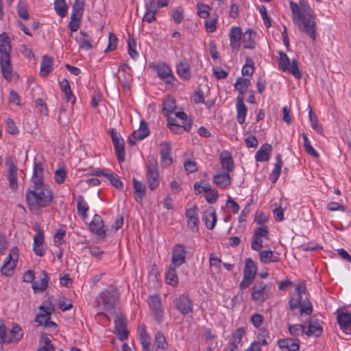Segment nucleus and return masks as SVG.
I'll return each instance as SVG.
<instances>
[{
    "label": "nucleus",
    "mask_w": 351,
    "mask_h": 351,
    "mask_svg": "<svg viewBox=\"0 0 351 351\" xmlns=\"http://www.w3.org/2000/svg\"><path fill=\"white\" fill-rule=\"evenodd\" d=\"M289 4L293 21L299 30L306 34L313 40H315V14L308 3L304 0H300L299 3L290 1Z\"/></svg>",
    "instance_id": "f257e3e1"
},
{
    "label": "nucleus",
    "mask_w": 351,
    "mask_h": 351,
    "mask_svg": "<svg viewBox=\"0 0 351 351\" xmlns=\"http://www.w3.org/2000/svg\"><path fill=\"white\" fill-rule=\"evenodd\" d=\"M25 199L29 209L38 214L42 208L50 206L53 199V193L47 184H34L27 189Z\"/></svg>",
    "instance_id": "f03ea898"
},
{
    "label": "nucleus",
    "mask_w": 351,
    "mask_h": 351,
    "mask_svg": "<svg viewBox=\"0 0 351 351\" xmlns=\"http://www.w3.org/2000/svg\"><path fill=\"white\" fill-rule=\"evenodd\" d=\"M289 306L291 311L301 307V315H310L312 313L313 306L308 300L306 287L304 282H301L295 287L294 292L289 300Z\"/></svg>",
    "instance_id": "7ed1b4c3"
},
{
    "label": "nucleus",
    "mask_w": 351,
    "mask_h": 351,
    "mask_svg": "<svg viewBox=\"0 0 351 351\" xmlns=\"http://www.w3.org/2000/svg\"><path fill=\"white\" fill-rule=\"evenodd\" d=\"M119 302V293L114 286H108L96 298V308L99 311L114 312Z\"/></svg>",
    "instance_id": "20e7f679"
},
{
    "label": "nucleus",
    "mask_w": 351,
    "mask_h": 351,
    "mask_svg": "<svg viewBox=\"0 0 351 351\" xmlns=\"http://www.w3.org/2000/svg\"><path fill=\"white\" fill-rule=\"evenodd\" d=\"M40 312L36 317V322L39 323L40 325L45 324V327H56V324L54 322L50 321L51 314L54 312L55 308L52 303L47 300L44 302L43 304L39 307Z\"/></svg>",
    "instance_id": "39448f33"
},
{
    "label": "nucleus",
    "mask_w": 351,
    "mask_h": 351,
    "mask_svg": "<svg viewBox=\"0 0 351 351\" xmlns=\"http://www.w3.org/2000/svg\"><path fill=\"white\" fill-rule=\"evenodd\" d=\"M279 65L281 66L282 71H288L293 75L296 79H300L302 73L298 68V62L296 59H293L290 61L287 55L282 52H279Z\"/></svg>",
    "instance_id": "423d86ee"
},
{
    "label": "nucleus",
    "mask_w": 351,
    "mask_h": 351,
    "mask_svg": "<svg viewBox=\"0 0 351 351\" xmlns=\"http://www.w3.org/2000/svg\"><path fill=\"white\" fill-rule=\"evenodd\" d=\"M157 160L154 157L148 158L147 166V183L152 191L155 190L159 184V173L157 168Z\"/></svg>",
    "instance_id": "0eeeda50"
},
{
    "label": "nucleus",
    "mask_w": 351,
    "mask_h": 351,
    "mask_svg": "<svg viewBox=\"0 0 351 351\" xmlns=\"http://www.w3.org/2000/svg\"><path fill=\"white\" fill-rule=\"evenodd\" d=\"M5 163L8 167L7 179L9 183V187L13 192H16L19 187L17 181L18 168L14 164L13 158L10 156L5 158Z\"/></svg>",
    "instance_id": "6e6552de"
},
{
    "label": "nucleus",
    "mask_w": 351,
    "mask_h": 351,
    "mask_svg": "<svg viewBox=\"0 0 351 351\" xmlns=\"http://www.w3.org/2000/svg\"><path fill=\"white\" fill-rule=\"evenodd\" d=\"M114 332L121 341H124L128 337L127 319L122 314L117 315L114 320Z\"/></svg>",
    "instance_id": "1a4fd4ad"
},
{
    "label": "nucleus",
    "mask_w": 351,
    "mask_h": 351,
    "mask_svg": "<svg viewBox=\"0 0 351 351\" xmlns=\"http://www.w3.org/2000/svg\"><path fill=\"white\" fill-rule=\"evenodd\" d=\"M187 254L186 247L184 245L176 244L172 250L171 264L174 266H180L186 261Z\"/></svg>",
    "instance_id": "9d476101"
},
{
    "label": "nucleus",
    "mask_w": 351,
    "mask_h": 351,
    "mask_svg": "<svg viewBox=\"0 0 351 351\" xmlns=\"http://www.w3.org/2000/svg\"><path fill=\"white\" fill-rule=\"evenodd\" d=\"M149 133L150 131L147 123L145 121L141 120L139 128L132 132V134L128 137V141L130 145H134L137 141L144 139L149 136Z\"/></svg>",
    "instance_id": "9b49d317"
},
{
    "label": "nucleus",
    "mask_w": 351,
    "mask_h": 351,
    "mask_svg": "<svg viewBox=\"0 0 351 351\" xmlns=\"http://www.w3.org/2000/svg\"><path fill=\"white\" fill-rule=\"evenodd\" d=\"M176 306L179 312L187 315L193 311V302L187 295H182L175 300Z\"/></svg>",
    "instance_id": "f8f14e48"
},
{
    "label": "nucleus",
    "mask_w": 351,
    "mask_h": 351,
    "mask_svg": "<svg viewBox=\"0 0 351 351\" xmlns=\"http://www.w3.org/2000/svg\"><path fill=\"white\" fill-rule=\"evenodd\" d=\"M89 229L91 232L96 234L97 236L105 238L106 237V230H104V221L97 214H95L89 223Z\"/></svg>",
    "instance_id": "ddd939ff"
},
{
    "label": "nucleus",
    "mask_w": 351,
    "mask_h": 351,
    "mask_svg": "<svg viewBox=\"0 0 351 351\" xmlns=\"http://www.w3.org/2000/svg\"><path fill=\"white\" fill-rule=\"evenodd\" d=\"M242 31L239 27H232L230 30V46L232 51H238L241 47Z\"/></svg>",
    "instance_id": "4468645a"
},
{
    "label": "nucleus",
    "mask_w": 351,
    "mask_h": 351,
    "mask_svg": "<svg viewBox=\"0 0 351 351\" xmlns=\"http://www.w3.org/2000/svg\"><path fill=\"white\" fill-rule=\"evenodd\" d=\"M186 217L187 218L188 228L191 229L193 232L198 230L199 217L197 214V208L195 205L193 207L186 209L185 213Z\"/></svg>",
    "instance_id": "2eb2a0df"
},
{
    "label": "nucleus",
    "mask_w": 351,
    "mask_h": 351,
    "mask_svg": "<svg viewBox=\"0 0 351 351\" xmlns=\"http://www.w3.org/2000/svg\"><path fill=\"white\" fill-rule=\"evenodd\" d=\"M160 154L162 166H169L173 162L171 146L169 142L164 141L160 144Z\"/></svg>",
    "instance_id": "dca6fc26"
},
{
    "label": "nucleus",
    "mask_w": 351,
    "mask_h": 351,
    "mask_svg": "<svg viewBox=\"0 0 351 351\" xmlns=\"http://www.w3.org/2000/svg\"><path fill=\"white\" fill-rule=\"evenodd\" d=\"M337 320L341 330L347 335H351V313H339L337 316Z\"/></svg>",
    "instance_id": "f3484780"
},
{
    "label": "nucleus",
    "mask_w": 351,
    "mask_h": 351,
    "mask_svg": "<svg viewBox=\"0 0 351 351\" xmlns=\"http://www.w3.org/2000/svg\"><path fill=\"white\" fill-rule=\"evenodd\" d=\"M149 306L152 310L155 318L158 323H160L162 319V310L161 307V300L160 296L156 295L149 297Z\"/></svg>",
    "instance_id": "a211bd4d"
},
{
    "label": "nucleus",
    "mask_w": 351,
    "mask_h": 351,
    "mask_svg": "<svg viewBox=\"0 0 351 351\" xmlns=\"http://www.w3.org/2000/svg\"><path fill=\"white\" fill-rule=\"evenodd\" d=\"M278 345L282 351H298L300 341L298 339L287 338L278 341Z\"/></svg>",
    "instance_id": "6ab92c4d"
},
{
    "label": "nucleus",
    "mask_w": 351,
    "mask_h": 351,
    "mask_svg": "<svg viewBox=\"0 0 351 351\" xmlns=\"http://www.w3.org/2000/svg\"><path fill=\"white\" fill-rule=\"evenodd\" d=\"M11 49L10 38L5 32H3L0 34V58L10 57Z\"/></svg>",
    "instance_id": "aec40b11"
},
{
    "label": "nucleus",
    "mask_w": 351,
    "mask_h": 351,
    "mask_svg": "<svg viewBox=\"0 0 351 351\" xmlns=\"http://www.w3.org/2000/svg\"><path fill=\"white\" fill-rule=\"evenodd\" d=\"M44 234L42 231H38L34 237L33 250L36 255L43 256L46 249L43 246Z\"/></svg>",
    "instance_id": "412c9836"
},
{
    "label": "nucleus",
    "mask_w": 351,
    "mask_h": 351,
    "mask_svg": "<svg viewBox=\"0 0 351 351\" xmlns=\"http://www.w3.org/2000/svg\"><path fill=\"white\" fill-rule=\"evenodd\" d=\"M23 336V332L21 328L16 324L12 325V327L9 332L6 335L5 343H16Z\"/></svg>",
    "instance_id": "4be33fe9"
},
{
    "label": "nucleus",
    "mask_w": 351,
    "mask_h": 351,
    "mask_svg": "<svg viewBox=\"0 0 351 351\" xmlns=\"http://www.w3.org/2000/svg\"><path fill=\"white\" fill-rule=\"evenodd\" d=\"M220 162L222 169L225 172L230 173V172L234 170V161L233 158L228 152H222L220 154Z\"/></svg>",
    "instance_id": "5701e85b"
},
{
    "label": "nucleus",
    "mask_w": 351,
    "mask_h": 351,
    "mask_svg": "<svg viewBox=\"0 0 351 351\" xmlns=\"http://www.w3.org/2000/svg\"><path fill=\"white\" fill-rule=\"evenodd\" d=\"M265 289L266 287L263 282L256 283L252 293V299L257 302H264L267 298Z\"/></svg>",
    "instance_id": "b1692460"
},
{
    "label": "nucleus",
    "mask_w": 351,
    "mask_h": 351,
    "mask_svg": "<svg viewBox=\"0 0 351 351\" xmlns=\"http://www.w3.org/2000/svg\"><path fill=\"white\" fill-rule=\"evenodd\" d=\"M139 340L142 346V351H152L150 348V337L146 331L145 325H139L138 327Z\"/></svg>",
    "instance_id": "393cba45"
},
{
    "label": "nucleus",
    "mask_w": 351,
    "mask_h": 351,
    "mask_svg": "<svg viewBox=\"0 0 351 351\" xmlns=\"http://www.w3.org/2000/svg\"><path fill=\"white\" fill-rule=\"evenodd\" d=\"M157 73L160 78L167 84H173L174 77L171 68L166 64L159 65L157 68Z\"/></svg>",
    "instance_id": "a878e982"
},
{
    "label": "nucleus",
    "mask_w": 351,
    "mask_h": 351,
    "mask_svg": "<svg viewBox=\"0 0 351 351\" xmlns=\"http://www.w3.org/2000/svg\"><path fill=\"white\" fill-rule=\"evenodd\" d=\"M0 66L3 77L8 80H11L12 77V67L10 57L0 58Z\"/></svg>",
    "instance_id": "bb28decb"
},
{
    "label": "nucleus",
    "mask_w": 351,
    "mask_h": 351,
    "mask_svg": "<svg viewBox=\"0 0 351 351\" xmlns=\"http://www.w3.org/2000/svg\"><path fill=\"white\" fill-rule=\"evenodd\" d=\"M237 121L240 124H243L245 122V116L247 114V107L244 104L243 98V97H238L237 99Z\"/></svg>",
    "instance_id": "cd10ccee"
},
{
    "label": "nucleus",
    "mask_w": 351,
    "mask_h": 351,
    "mask_svg": "<svg viewBox=\"0 0 351 351\" xmlns=\"http://www.w3.org/2000/svg\"><path fill=\"white\" fill-rule=\"evenodd\" d=\"M203 220L205 221L206 226L209 230H213L217 222V215L215 210L210 207L204 213Z\"/></svg>",
    "instance_id": "c85d7f7f"
},
{
    "label": "nucleus",
    "mask_w": 351,
    "mask_h": 351,
    "mask_svg": "<svg viewBox=\"0 0 351 351\" xmlns=\"http://www.w3.org/2000/svg\"><path fill=\"white\" fill-rule=\"evenodd\" d=\"M214 183L221 189H226L231 184V178L228 173H219L213 177Z\"/></svg>",
    "instance_id": "c756f323"
},
{
    "label": "nucleus",
    "mask_w": 351,
    "mask_h": 351,
    "mask_svg": "<svg viewBox=\"0 0 351 351\" xmlns=\"http://www.w3.org/2000/svg\"><path fill=\"white\" fill-rule=\"evenodd\" d=\"M75 40L81 49L88 51L93 48L90 36L83 31L80 32L79 36L75 38Z\"/></svg>",
    "instance_id": "7c9ffc66"
},
{
    "label": "nucleus",
    "mask_w": 351,
    "mask_h": 351,
    "mask_svg": "<svg viewBox=\"0 0 351 351\" xmlns=\"http://www.w3.org/2000/svg\"><path fill=\"white\" fill-rule=\"evenodd\" d=\"M271 146L268 143H265L256 153L255 158L259 162H265L269 159V155L271 152Z\"/></svg>",
    "instance_id": "2f4dec72"
},
{
    "label": "nucleus",
    "mask_w": 351,
    "mask_h": 351,
    "mask_svg": "<svg viewBox=\"0 0 351 351\" xmlns=\"http://www.w3.org/2000/svg\"><path fill=\"white\" fill-rule=\"evenodd\" d=\"M255 36L256 33L251 30L247 29L242 35L243 47L245 49H252L255 47Z\"/></svg>",
    "instance_id": "473e14b6"
},
{
    "label": "nucleus",
    "mask_w": 351,
    "mask_h": 351,
    "mask_svg": "<svg viewBox=\"0 0 351 351\" xmlns=\"http://www.w3.org/2000/svg\"><path fill=\"white\" fill-rule=\"evenodd\" d=\"M43 171L44 167L41 162H34V173L32 177V182L34 184L44 183L43 182Z\"/></svg>",
    "instance_id": "72a5a7b5"
},
{
    "label": "nucleus",
    "mask_w": 351,
    "mask_h": 351,
    "mask_svg": "<svg viewBox=\"0 0 351 351\" xmlns=\"http://www.w3.org/2000/svg\"><path fill=\"white\" fill-rule=\"evenodd\" d=\"M42 278L40 281L34 282L32 284V289L35 293L37 291L43 292L48 287L49 278L47 273L45 271H42Z\"/></svg>",
    "instance_id": "f704fd0d"
},
{
    "label": "nucleus",
    "mask_w": 351,
    "mask_h": 351,
    "mask_svg": "<svg viewBox=\"0 0 351 351\" xmlns=\"http://www.w3.org/2000/svg\"><path fill=\"white\" fill-rule=\"evenodd\" d=\"M257 266L254 261L249 258L245 261V265L243 269V276L255 278L257 274Z\"/></svg>",
    "instance_id": "c9c22d12"
},
{
    "label": "nucleus",
    "mask_w": 351,
    "mask_h": 351,
    "mask_svg": "<svg viewBox=\"0 0 351 351\" xmlns=\"http://www.w3.org/2000/svg\"><path fill=\"white\" fill-rule=\"evenodd\" d=\"M282 165V161L281 155L278 154L276 156V162L275 163L274 169L269 175V180L272 183H275L278 180L280 175Z\"/></svg>",
    "instance_id": "e433bc0d"
},
{
    "label": "nucleus",
    "mask_w": 351,
    "mask_h": 351,
    "mask_svg": "<svg viewBox=\"0 0 351 351\" xmlns=\"http://www.w3.org/2000/svg\"><path fill=\"white\" fill-rule=\"evenodd\" d=\"M53 59L47 56H44L40 64V74L47 76L52 70Z\"/></svg>",
    "instance_id": "4c0bfd02"
},
{
    "label": "nucleus",
    "mask_w": 351,
    "mask_h": 351,
    "mask_svg": "<svg viewBox=\"0 0 351 351\" xmlns=\"http://www.w3.org/2000/svg\"><path fill=\"white\" fill-rule=\"evenodd\" d=\"M84 8V1L80 0H75V3L72 8V12L71 16L73 17V19H80L81 20L83 11Z\"/></svg>",
    "instance_id": "58836bf2"
},
{
    "label": "nucleus",
    "mask_w": 351,
    "mask_h": 351,
    "mask_svg": "<svg viewBox=\"0 0 351 351\" xmlns=\"http://www.w3.org/2000/svg\"><path fill=\"white\" fill-rule=\"evenodd\" d=\"M177 73L183 80H189L191 76L189 64L186 62H180L177 66Z\"/></svg>",
    "instance_id": "ea45409f"
},
{
    "label": "nucleus",
    "mask_w": 351,
    "mask_h": 351,
    "mask_svg": "<svg viewBox=\"0 0 351 351\" xmlns=\"http://www.w3.org/2000/svg\"><path fill=\"white\" fill-rule=\"evenodd\" d=\"M88 209V206L84 201V197L82 195H79L77 198V210L78 215H80L83 219L87 218V211Z\"/></svg>",
    "instance_id": "a19ab883"
},
{
    "label": "nucleus",
    "mask_w": 351,
    "mask_h": 351,
    "mask_svg": "<svg viewBox=\"0 0 351 351\" xmlns=\"http://www.w3.org/2000/svg\"><path fill=\"white\" fill-rule=\"evenodd\" d=\"M178 266H174L173 265L171 264L167 273H166V281L167 284L171 285H176L178 282V278L177 276V272L176 268Z\"/></svg>",
    "instance_id": "79ce46f5"
},
{
    "label": "nucleus",
    "mask_w": 351,
    "mask_h": 351,
    "mask_svg": "<svg viewBox=\"0 0 351 351\" xmlns=\"http://www.w3.org/2000/svg\"><path fill=\"white\" fill-rule=\"evenodd\" d=\"M250 85V80L249 79L239 77L234 84V87L241 95L240 97H242V95L247 91Z\"/></svg>",
    "instance_id": "37998d69"
},
{
    "label": "nucleus",
    "mask_w": 351,
    "mask_h": 351,
    "mask_svg": "<svg viewBox=\"0 0 351 351\" xmlns=\"http://www.w3.org/2000/svg\"><path fill=\"white\" fill-rule=\"evenodd\" d=\"M176 108L175 100L173 97L168 96L163 101L162 112L165 117H169Z\"/></svg>",
    "instance_id": "c03bdc74"
},
{
    "label": "nucleus",
    "mask_w": 351,
    "mask_h": 351,
    "mask_svg": "<svg viewBox=\"0 0 351 351\" xmlns=\"http://www.w3.org/2000/svg\"><path fill=\"white\" fill-rule=\"evenodd\" d=\"M309 119L311 123L312 128L319 134H322L324 130L322 125L319 123L316 114L313 112L312 108H310L308 112Z\"/></svg>",
    "instance_id": "a18cd8bd"
},
{
    "label": "nucleus",
    "mask_w": 351,
    "mask_h": 351,
    "mask_svg": "<svg viewBox=\"0 0 351 351\" xmlns=\"http://www.w3.org/2000/svg\"><path fill=\"white\" fill-rule=\"evenodd\" d=\"M155 344L158 349L167 350L168 348V343L166 341L164 334L160 331H158L154 337Z\"/></svg>",
    "instance_id": "49530a36"
},
{
    "label": "nucleus",
    "mask_w": 351,
    "mask_h": 351,
    "mask_svg": "<svg viewBox=\"0 0 351 351\" xmlns=\"http://www.w3.org/2000/svg\"><path fill=\"white\" fill-rule=\"evenodd\" d=\"M308 336L315 335L319 337L322 333V327L318 322H311L308 327V330L305 331Z\"/></svg>",
    "instance_id": "de8ad7c7"
},
{
    "label": "nucleus",
    "mask_w": 351,
    "mask_h": 351,
    "mask_svg": "<svg viewBox=\"0 0 351 351\" xmlns=\"http://www.w3.org/2000/svg\"><path fill=\"white\" fill-rule=\"evenodd\" d=\"M115 154L117 158V160L119 162H122L125 160V146L124 141L122 143H116L114 144Z\"/></svg>",
    "instance_id": "09e8293b"
},
{
    "label": "nucleus",
    "mask_w": 351,
    "mask_h": 351,
    "mask_svg": "<svg viewBox=\"0 0 351 351\" xmlns=\"http://www.w3.org/2000/svg\"><path fill=\"white\" fill-rule=\"evenodd\" d=\"M17 14L21 18L25 20H28L29 19L27 7L25 1H20L19 2L17 5Z\"/></svg>",
    "instance_id": "8fccbe9b"
},
{
    "label": "nucleus",
    "mask_w": 351,
    "mask_h": 351,
    "mask_svg": "<svg viewBox=\"0 0 351 351\" xmlns=\"http://www.w3.org/2000/svg\"><path fill=\"white\" fill-rule=\"evenodd\" d=\"M245 333V331L243 328L237 329L232 334V341L229 344L238 346V344L241 342Z\"/></svg>",
    "instance_id": "3c124183"
},
{
    "label": "nucleus",
    "mask_w": 351,
    "mask_h": 351,
    "mask_svg": "<svg viewBox=\"0 0 351 351\" xmlns=\"http://www.w3.org/2000/svg\"><path fill=\"white\" fill-rule=\"evenodd\" d=\"M305 326L302 324L288 325L289 332L292 336L300 335L305 332Z\"/></svg>",
    "instance_id": "603ef678"
},
{
    "label": "nucleus",
    "mask_w": 351,
    "mask_h": 351,
    "mask_svg": "<svg viewBox=\"0 0 351 351\" xmlns=\"http://www.w3.org/2000/svg\"><path fill=\"white\" fill-rule=\"evenodd\" d=\"M254 62L252 59L247 58L246 63L242 69V74L243 75H252L254 73Z\"/></svg>",
    "instance_id": "864d4df0"
},
{
    "label": "nucleus",
    "mask_w": 351,
    "mask_h": 351,
    "mask_svg": "<svg viewBox=\"0 0 351 351\" xmlns=\"http://www.w3.org/2000/svg\"><path fill=\"white\" fill-rule=\"evenodd\" d=\"M16 263L17 262H4L3 265L1 269V274L6 276H10L12 275L14 268L16 265Z\"/></svg>",
    "instance_id": "5fc2aeb1"
},
{
    "label": "nucleus",
    "mask_w": 351,
    "mask_h": 351,
    "mask_svg": "<svg viewBox=\"0 0 351 351\" xmlns=\"http://www.w3.org/2000/svg\"><path fill=\"white\" fill-rule=\"evenodd\" d=\"M66 176V171L63 167H60L55 171L54 179L58 184H62L64 182Z\"/></svg>",
    "instance_id": "6e6d98bb"
},
{
    "label": "nucleus",
    "mask_w": 351,
    "mask_h": 351,
    "mask_svg": "<svg viewBox=\"0 0 351 351\" xmlns=\"http://www.w3.org/2000/svg\"><path fill=\"white\" fill-rule=\"evenodd\" d=\"M54 10L60 17L63 18L67 14L68 6L66 3H54Z\"/></svg>",
    "instance_id": "4d7b16f0"
},
{
    "label": "nucleus",
    "mask_w": 351,
    "mask_h": 351,
    "mask_svg": "<svg viewBox=\"0 0 351 351\" xmlns=\"http://www.w3.org/2000/svg\"><path fill=\"white\" fill-rule=\"evenodd\" d=\"M18 258H19V250L16 247H14L10 250L9 254L5 259L4 262H8V263L17 262Z\"/></svg>",
    "instance_id": "13d9d810"
},
{
    "label": "nucleus",
    "mask_w": 351,
    "mask_h": 351,
    "mask_svg": "<svg viewBox=\"0 0 351 351\" xmlns=\"http://www.w3.org/2000/svg\"><path fill=\"white\" fill-rule=\"evenodd\" d=\"M135 47L136 41L133 38H129L128 41V53L130 56L133 59H136V58L138 56V52L135 49Z\"/></svg>",
    "instance_id": "bf43d9fd"
},
{
    "label": "nucleus",
    "mask_w": 351,
    "mask_h": 351,
    "mask_svg": "<svg viewBox=\"0 0 351 351\" xmlns=\"http://www.w3.org/2000/svg\"><path fill=\"white\" fill-rule=\"evenodd\" d=\"M271 250H262L260 251V261L263 264H268L271 262V258H272Z\"/></svg>",
    "instance_id": "052dcab7"
},
{
    "label": "nucleus",
    "mask_w": 351,
    "mask_h": 351,
    "mask_svg": "<svg viewBox=\"0 0 351 351\" xmlns=\"http://www.w3.org/2000/svg\"><path fill=\"white\" fill-rule=\"evenodd\" d=\"M107 178L110 182L111 184L117 189L123 186V184L121 181L119 180L118 176L113 173H109V174H108Z\"/></svg>",
    "instance_id": "680f3d73"
},
{
    "label": "nucleus",
    "mask_w": 351,
    "mask_h": 351,
    "mask_svg": "<svg viewBox=\"0 0 351 351\" xmlns=\"http://www.w3.org/2000/svg\"><path fill=\"white\" fill-rule=\"evenodd\" d=\"M117 40L118 39L117 36L112 32H110L108 35V46L105 51L106 52L114 49L117 46Z\"/></svg>",
    "instance_id": "e2e57ef3"
},
{
    "label": "nucleus",
    "mask_w": 351,
    "mask_h": 351,
    "mask_svg": "<svg viewBox=\"0 0 351 351\" xmlns=\"http://www.w3.org/2000/svg\"><path fill=\"white\" fill-rule=\"evenodd\" d=\"M197 14L201 18H207L209 16L210 7L205 4L197 5Z\"/></svg>",
    "instance_id": "0e129e2a"
},
{
    "label": "nucleus",
    "mask_w": 351,
    "mask_h": 351,
    "mask_svg": "<svg viewBox=\"0 0 351 351\" xmlns=\"http://www.w3.org/2000/svg\"><path fill=\"white\" fill-rule=\"evenodd\" d=\"M263 247V239L262 237L253 235L252 241V248L255 251H261Z\"/></svg>",
    "instance_id": "69168bd1"
},
{
    "label": "nucleus",
    "mask_w": 351,
    "mask_h": 351,
    "mask_svg": "<svg viewBox=\"0 0 351 351\" xmlns=\"http://www.w3.org/2000/svg\"><path fill=\"white\" fill-rule=\"evenodd\" d=\"M259 12L263 20L264 24L267 27L271 26V21L267 15V10L265 5H261L259 7Z\"/></svg>",
    "instance_id": "338daca9"
},
{
    "label": "nucleus",
    "mask_w": 351,
    "mask_h": 351,
    "mask_svg": "<svg viewBox=\"0 0 351 351\" xmlns=\"http://www.w3.org/2000/svg\"><path fill=\"white\" fill-rule=\"evenodd\" d=\"M218 192L212 189L210 191L208 192L206 195V199L209 204H214L218 199Z\"/></svg>",
    "instance_id": "774afa93"
}]
</instances>
